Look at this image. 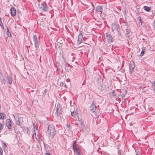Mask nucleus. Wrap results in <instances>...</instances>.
Instances as JSON below:
<instances>
[{
    "mask_svg": "<svg viewBox=\"0 0 155 155\" xmlns=\"http://www.w3.org/2000/svg\"><path fill=\"white\" fill-rule=\"evenodd\" d=\"M64 85V83L63 82H61L60 83V85L61 86H63Z\"/></svg>",
    "mask_w": 155,
    "mask_h": 155,
    "instance_id": "c756f323",
    "label": "nucleus"
},
{
    "mask_svg": "<svg viewBox=\"0 0 155 155\" xmlns=\"http://www.w3.org/2000/svg\"><path fill=\"white\" fill-rule=\"evenodd\" d=\"M144 10L147 12H150V8L147 6H144L143 7Z\"/></svg>",
    "mask_w": 155,
    "mask_h": 155,
    "instance_id": "dca6fc26",
    "label": "nucleus"
},
{
    "mask_svg": "<svg viewBox=\"0 0 155 155\" xmlns=\"http://www.w3.org/2000/svg\"><path fill=\"white\" fill-rule=\"evenodd\" d=\"M135 67L134 62L132 61H130L129 66V72L130 74H132L134 71Z\"/></svg>",
    "mask_w": 155,
    "mask_h": 155,
    "instance_id": "423d86ee",
    "label": "nucleus"
},
{
    "mask_svg": "<svg viewBox=\"0 0 155 155\" xmlns=\"http://www.w3.org/2000/svg\"><path fill=\"white\" fill-rule=\"evenodd\" d=\"M33 126H34V127H35V124H33Z\"/></svg>",
    "mask_w": 155,
    "mask_h": 155,
    "instance_id": "79ce46f5",
    "label": "nucleus"
},
{
    "mask_svg": "<svg viewBox=\"0 0 155 155\" xmlns=\"http://www.w3.org/2000/svg\"><path fill=\"white\" fill-rule=\"evenodd\" d=\"M47 132L49 135H50L51 137H54L56 132L54 127L52 124H50L48 126Z\"/></svg>",
    "mask_w": 155,
    "mask_h": 155,
    "instance_id": "f257e3e1",
    "label": "nucleus"
},
{
    "mask_svg": "<svg viewBox=\"0 0 155 155\" xmlns=\"http://www.w3.org/2000/svg\"><path fill=\"white\" fill-rule=\"evenodd\" d=\"M3 151L2 149H0V155H2Z\"/></svg>",
    "mask_w": 155,
    "mask_h": 155,
    "instance_id": "cd10ccee",
    "label": "nucleus"
},
{
    "mask_svg": "<svg viewBox=\"0 0 155 155\" xmlns=\"http://www.w3.org/2000/svg\"><path fill=\"white\" fill-rule=\"evenodd\" d=\"M85 44L86 45H84V47L85 48H87L88 47L89 48H90V47H91V46L90 45H89V44Z\"/></svg>",
    "mask_w": 155,
    "mask_h": 155,
    "instance_id": "4be33fe9",
    "label": "nucleus"
},
{
    "mask_svg": "<svg viewBox=\"0 0 155 155\" xmlns=\"http://www.w3.org/2000/svg\"><path fill=\"white\" fill-rule=\"evenodd\" d=\"M4 127V124H0V130H2Z\"/></svg>",
    "mask_w": 155,
    "mask_h": 155,
    "instance_id": "393cba45",
    "label": "nucleus"
},
{
    "mask_svg": "<svg viewBox=\"0 0 155 155\" xmlns=\"http://www.w3.org/2000/svg\"><path fill=\"white\" fill-rule=\"evenodd\" d=\"M1 106L0 105V109L1 108Z\"/></svg>",
    "mask_w": 155,
    "mask_h": 155,
    "instance_id": "49530a36",
    "label": "nucleus"
},
{
    "mask_svg": "<svg viewBox=\"0 0 155 155\" xmlns=\"http://www.w3.org/2000/svg\"><path fill=\"white\" fill-rule=\"evenodd\" d=\"M3 148H5L7 147V146L5 143H3Z\"/></svg>",
    "mask_w": 155,
    "mask_h": 155,
    "instance_id": "c85d7f7f",
    "label": "nucleus"
},
{
    "mask_svg": "<svg viewBox=\"0 0 155 155\" xmlns=\"http://www.w3.org/2000/svg\"><path fill=\"white\" fill-rule=\"evenodd\" d=\"M38 6L39 8L44 12L48 11V8L47 5L44 3H42L41 4H39Z\"/></svg>",
    "mask_w": 155,
    "mask_h": 155,
    "instance_id": "20e7f679",
    "label": "nucleus"
},
{
    "mask_svg": "<svg viewBox=\"0 0 155 155\" xmlns=\"http://www.w3.org/2000/svg\"><path fill=\"white\" fill-rule=\"evenodd\" d=\"M63 86H64V87H66V84H64V85Z\"/></svg>",
    "mask_w": 155,
    "mask_h": 155,
    "instance_id": "a19ab883",
    "label": "nucleus"
},
{
    "mask_svg": "<svg viewBox=\"0 0 155 155\" xmlns=\"http://www.w3.org/2000/svg\"><path fill=\"white\" fill-rule=\"evenodd\" d=\"M45 155H51L49 153H45Z\"/></svg>",
    "mask_w": 155,
    "mask_h": 155,
    "instance_id": "f704fd0d",
    "label": "nucleus"
},
{
    "mask_svg": "<svg viewBox=\"0 0 155 155\" xmlns=\"http://www.w3.org/2000/svg\"><path fill=\"white\" fill-rule=\"evenodd\" d=\"M126 36L127 37H129L130 36L129 34H128V33L126 34Z\"/></svg>",
    "mask_w": 155,
    "mask_h": 155,
    "instance_id": "7c9ffc66",
    "label": "nucleus"
},
{
    "mask_svg": "<svg viewBox=\"0 0 155 155\" xmlns=\"http://www.w3.org/2000/svg\"><path fill=\"white\" fill-rule=\"evenodd\" d=\"M118 28V26L117 25H113L112 26V30L113 31L114 30L117 31V29Z\"/></svg>",
    "mask_w": 155,
    "mask_h": 155,
    "instance_id": "2eb2a0df",
    "label": "nucleus"
},
{
    "mask_svg": "<svg viewBox=\"0 0 155 155\" xmlns=\"http://www.w3.org/2000/svg\"><path fill=\"white\" fill-rule=\"evenodd\" d=\"M140 153H139L138 152H137V154H136V155H139L140 154Z\"/></svg>",
    "mask_w": 155,
    "mask_h": 155,
    "instance_id": "4c0bfd02",
    "label": "nucleus"
},
{
    "mask_svg": "<svg viewBox=\"0 0 155 155\" xmlns=\"http://www.w3.org/2000/svg\"><path fill=\"white\" fill-rule=\"evenodd\" d=\"M15 28H16V26H15Z\"/></svg>",
    "mask_w": 155,
    "mask_h": 155,
    "instance_id": "a18cd8bd",
    "label": "nucleus"
},
{
    "mask_svg": "<svg viewBox=\"0 0 155 155\" xmlns=\"http://www.w3.org/2000/svg\"><path fill=\"white\" fill-rule=\"evenodd\" d=\"M142 22L140 21V22H139V24L140 25H142Z\"/></svg>",
    "mask_w": 155,
    "mask_h": 155,
    "instance_id": "e433bc0d",
    "label": "nucleus"
},
{
    "mask_svg": "<svg viewBox=\"0 0 155 155\" xmlns=\"http://www.w3.org/2000/svg\"><path fill=\"white\" fill-rule=\"evenodd\" d=\"M39 20L40 21H43V19H42L40 18L39 19L38 21H39Z\"/></svg>",
    "mask_w": 155,
    "mask_h": 155,
    "instance_id": "72a5a7b5",
    "label": "nucleus"
},
{
    "mask_svg": "<svg viewBox=\"0 0 155 155\" xmlns=\"http://www.w3.org/2000/svg\"><path fill=\"white\" fill-rule=\"evenodd\" d=\"M120 93V94L122 95V98L123 99L125 98V96L127 94V91L126 90L123 89L122 90Z\"/></svg>",
    "mask_w": 155,
    "mask_h": 155,
    "instance_id": "9b49d317",
    "label": "nucleus"
},
{
    "mask_svg": "<svg viewBox=\"0 0 155 155\" xmlns=\"http://www.w3.org/2000/svg\"><path fill=\"white\" fill-rule=\"evenodd\" d=\"M6 116L4 113H0V119H4L6 118Z\"/></svg>",
    "mask_w": 155,
    "mask_h": 155,
    "instance_id": "4468645a",
    "label": "nucleus"
},
{
    "mask_svg": "<svg viewBox=\"0 0 155 155\" xmlns=\"http://www.w3.org/2000/svg\"><path fill=\"white\" fill-rule=\"evenodd\" d=\"M6 125L8 128L9 129H12L11 121L9 119L7 120Z\"/></svg>",
    "mask_w": 155,
    "mask_h": 155,
    "instance_id": "6e6552de",
    "label": "nucleus"
},
{
    "mask_svg": "<svg viewBox=\"0 0 155 155\" xmlns=\"http://www.w3.org/2000/svg\"><path fill=\"white\" fill-rule=\"evenodd\" d=\"M141 87H141V86L140 87H139V88H140V89H141Z\"/></svg>",
    "mask_w": 155,
    "mask_h": 155,
    "instance_id": "37998d69",
    "label": "nucleus"
},
{
    "mask_svg": "<svg viewBox=\"0 0 155 155\" xmlns=\"http://www.w3.org/2000/svg\"><path fill=\"white\" fill-rule=\"evenodd\" d=\"M109 46H110V48H112L113 46V45H112L111 47V45H109Z\"/></svg>",
    "mask_w": 155,
    "mask_h": 155,
    "instance_id": "58836bf2",
    "label": "nucleus"
},
{
    "mask_svg": "<svg viewBox=\"0 0 155 155\" xmlns=\"http://www.w3.org/2000/svg\"><path fill=\"white\" fill-rule=\"evenodd\" d=\"M62 44H60L58 46V47H59L60 46H62Z\"/></svg>",
    "mask_w": 155,
    "mask_h": 155,
    "instance_id": "ea45409f",
    "label": "nucleus"
},
{
    "mask_svg": "<svg viewBox=\"0 0 155 155\" xmlns=\"http://www.w3.org/2000/svg\"><path fill=\"white\" fill-rule=\"evenodd\" d=\"M119 155H120V154H119Z\"/></svg>",
    "mask_w": 155,
    "mask_h": 155,
    "instance_id": "de8ad7c7",
    "label": "nucleus"
},
{
    "mask_svg": "<svg viewBox=\"0 0 155 155\" xmlns=\"http://www.w3.org/2000/svg\"><path fill=\"white\" fill-rule=\"evenodd\" d=\"M96 106L93 104H92L90 107V110L92 113L96 112L97 110H96Z\"/></svg>",
    "mask_w": 155,
    "mask_h": 155,
    "instance_id": "0eeeda50",
    "label": "nucleus"
},
{
    "mask_svg": "<svg viewBox=\"0 0 155 155\" xmlns=\"http://www.w3.org/2000/svg\"><path fill=\"white\" fill-rule=\"evenodd\" d=\"M84 39V38H83V35L82 33H80L78 35V44H80L82 41V39Z\"/></svg>",
    "mask_w": 155,
    "mask_h": 155,
    "instance_id": "1a4fd4ad",
    "label": "nucleus"
},
{
    "mask_svg": "<svg viewBox=\"0 0 155 155\" xmlns=\"http://www.w3.org/2000/svg\"><path fill=\"white\" fill-rule=\"evenodd\" d=\"M71 115L73 117H74L76 115L77 113L76 112L73 111L71 112Z\"/></svg>",
    "mask_w": 155,
    "mask_h": 155,
    "instance_id": "412c9836",
    "label": "nucleus"
},
{
    "mask_svg": "<svg viewBox=\"0 0 155 155\" xmlns=\"http://www.w3.org/2000/svg\"><path fill=\"white\" fill-rule=\"evenodd\" d=\"M6 80L7 81V83L10 85L12 84V77L10 76H8L6 78Z\"/></svg>",
    "mask_w": 155,
    "mask_h": 155,
    "instance_id": "9d476101",
    "label": "nucleus"
},
{
    "mask_svg": "<svg viewBox=\"0 0 155 155\" xmlns=\"http://www.w3.org/2000/svg\"><path fill=\"white\" fill-rule=\"evenodd\" d=\"M58 45H57V46H56V48H57V46H58Z\"/></svg>",
    "mask_w": 155,
    "mask_h": 155,
    "instance_id": "c03bdc74",
    "label": "nucleus"
},
{
    "mask_svg": "<svg viewBox=\"0 0 155 155\" xmlns=\"http://www.w3.org/2000/svg\"><path fill=\"white\" fill-rule=\"evenodd\" d=\"M11 13V15L14 16L16 14V11L14 8H12L10 9Z\"/></svg>",
    "mask_w": 155,
    "mask_h": 155,
    "instance_id": "f8f14e48",
    "label": "nucleus"
},
{
    "mask_svg": "<svg viewBox=\"0 0 155 155\" xmlns=\"http://www.w3.org/2000/svg\"><path fill=\"white\" fill-rule=\"evenodd\" d=\"M114 93H115V91H113V92H112V93L114 94V95H115L116 94H114Z\"/></svg>",
    "mask_w": 155,
    "mask_h": 155,
    "instance_id": "c9c22d12",
    "label": "nucleus"
},
{
    "mask_svg": "<svg viewBox=\"0 0 155 155\" xmlns=\"http://www.w3.org/2000/svg\"><path fill=\"white\" fill-rule=\"evenodd\" d=\"M76 143H77L76 141H74L73 146L74 145V146H76L77 145V144H76Z\"/></svg>",
    "mask_w": 155,
    "mask_h": 155,
    "instance_id": "bb28decb",
    "label": "nucleus"
},
{
    "mask_svg": "<svg viewBox=\"0 0 155 155\" xmlns=\"http://www.w3.org/2000/svg\"><path fill=\"white\" fill-rule=\"evenodd\" d=\"M144 50H145V49H142V50L141 52V54H140V56H142L144 54Z\"/></svg>",
    "mask_w": 155,
    "mask_h": 155,
    "instance_id": "5701e85b",
    "label": "nucleus"
},
{
    "mask_svg": "<svg viewBox=\"0 0 155 155\" xmlns=\"http://www.w3.org/2000/svg\"><path fill=\"white\" fill-rule=\"evenodd\" d=\"M70 126L69 125H68V124H67L66 127V129H67V130H70Z\"/></svg>",
    "mask_w": 155,
    "mask_h": 155,
    "instance_id": "a878e982",
    "label": "nucleus"
},
{
    "mask_svg": "<svg viewBox=\"0 0 155 155\" xmlns=\"http://www.w3.org/2000/svg\"><path fill=\"white\" fill-rule=\"evenodd\" d=\"M152 84L153 85V86L155 87V81H154L152 83Z\"/></svg>",
    "mask_w": 155,
    "mask_h": 155,
    "instance_id": "473e14b6",
    "label": "nucleus"
},
{
    "mask_svg": "<svg viewBox=\"0 0 155 155\" xmlns=\"http://www.w3.org/2000/svg\"><path fill=\"white\" fill-rule=\"evenodd\" d=\"M34 134L35 135V138H36V139L37 140H39L40 139V137L38 135L36 136V133H35Z\"/></svg>",
    "mask_w": 155,
    "mask_h": 155,
    "instance_id": "b1692460",
    "label": "nucleus"
},
{
    "mask_svg": "<svg viewBox=\"0 0 155 155\" xmlns=\"http://www.w3.org/2000/svg\"><path fill=\"white\" fill-rule=\"evenodd\" d=\"M77 123H78V124H79L80 126H81L83 125V122L81 120H78Z\"/></svg>",
    "mask_w": 155,
    "mask_h": 155,
    "instance_id": "f3484780",
    "label": "nucleus"
},
{
    "mask_svg": "<svg viewBox=\"0 0 155 155\" xmlns=\"http://www.w3.org/2000/svg\"><path fill=\"white\" fill-rule=\"evenodd\" d=\"M56 109L55 113L58 116H59L62 114V107L58 103L57 104Z\"/></svg>",
    "mask_w": 155,
    "mask_h": 155,
    "instance_id": "39448f33",
    "label": "nucleus"
},
{
    "mask_svg": "<svg viewBox=\"0 0 155 155\" xmlns=\"http://www.w3.org/2000/svg\"><path fill=\"white\" fill-rule=\"evenodd\" d=\"M104 41L105 42L109 43L113 41V38L111 35L108 33H106L104 35Z\"/></svg>",
    "mask_w": 155,
    "mask_h": 155,
    "instance_id": "f03ea898",
    "label": "nucleus"
},
{
    "mask_svg": "<svg viewBox=\"0 0 155 155\" xmlns=\"http://www.w3.org/2000/svg\"><path fill=\"white\" fill-rule=\"evenodd\" d=\"M6 29H7V31L8 32V34H7L8 35V36L10 37V36L11 35V34L8 28V27H7Z\"/></svg>",
    "mask_w": 155,
    "mask_h": 155,
    "instance_id": "aec40b11",
    "label": "nucleus"
},
{
    "mask_svg": "<svg viewBox=\"0 0 155 155\" xmlns=\"http://www.w3.org/2000/svg\"><path fill=\"white\" fill-rule=\"evenodd\" d=\"M130 33V32L129 31V30H127L126 32V34L128 33V34H129Z\"/></svg>",
    "mask_w": 155,
    "mask_h": 155,
    "instance_id": "2f4dec72",
    "label": "nucleus"
},
{
    "mask_svg": "<svg viewBox=\"0 0 155 155\" xmlns=\"http://www.w3.org/2000/svg\"><path fill=\"white\" fill-rule=\"evenodd\" d=\"M75 155H81L80 152L79 151V150H77L74 152Z\"/></svg>",
    "mask_w": 155,
    "mask_h": 155,
    "instance_id": "6ab92c4d",
    "label": "nucleus"
},
{
    "mask_svg": "<svg viewBox=\"0 0 155 155\" xmlns=\"http://www.w3.org/2000/svg\"><path fill=\"white\" fill-rule=\"evenodd\" d=\"M96 10L98 12H102L103 10V8L101 6L99 5L96 7Z\"/></svg>",
    "mask_w": 155,
    "mask_h": 155,
    "instance_id": "ddd939ff",
    "label": "nucleus"
},
{
    "mask_svg": "<svg viewBox=\"0 0 155 155\" xmlns=\"http://www.w3.org/2000/svg\"><path fill=\"white\" fill-rule=\"evenodd\" d=\"M33 39L35 47L36 48H38L39 47V38H38L36 35H34L33 36Z\"/></svg>",
    "mask_w": 155,
    "mask_h": 155,
    "instance_id": "7ed1b4c3",
    "label": "nucleus"
},
{
    "mask_svg": "<svg viewBox=\"0 0 155 155\" xmlns=\"http://www.w3.org/2000/svg\"><path fill=\"white\" fill-rule=\"evenodd\" d=\"M73 150H74V152H75V151L79 150L78 148L76 146H73Z\"/></svg>",
    "mask_w": 155,
    "mask_h": 155,
    "instance_id": "a211bd4d",
    "label": "nucleus"
}]
</instances>
